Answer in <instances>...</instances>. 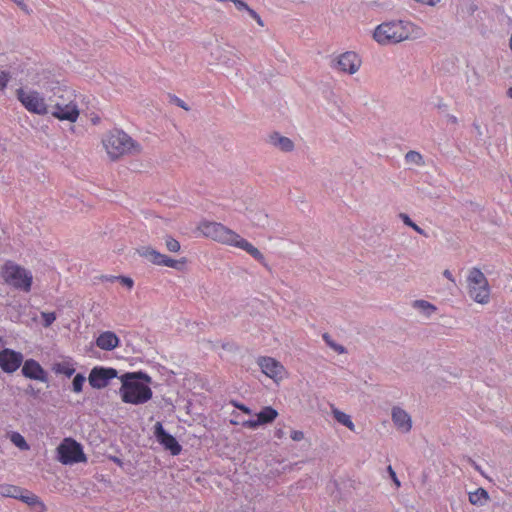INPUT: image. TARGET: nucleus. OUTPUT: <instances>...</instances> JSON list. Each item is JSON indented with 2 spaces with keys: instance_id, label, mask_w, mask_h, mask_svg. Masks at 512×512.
Here are the masks:
<instances>
[{
  "instance_id": "nucleus-1",
  "label": "nucleus",
  "mask_w": 512,
  "mask_h": 512,
  "mask_svg": "<svg viewBox=\"0 0 512 512\" xmlns=\"http://www.w3.org/2000/svg\"><path fill=\"white\" fill-rule=\"evenodd\" d=\"M198 229L206 237L245 250L256 260L264 259L263 254L256 247L221 223L203 221L199 224Z\"/></svg>"
},
{
  "instance_id": "nucleus-2",
  "label": "nucleus",
  "mask_w": 512,
  "mask_h": 512,
  "mask_svg": "<svg viewBox=\"0 0 512 512\" xmlns=\"http://www.w3.org/2000/svg\"><path fill=\"white\" fill-rule=\"evenodd\" d=\"M51 90L53 94L48 98V114L61 121L76 122L80 111L75 91L58 83Z\"/></svg>"
},
{
  "instance_id": "nucleus-3",
  "label": "nucleus",
  "mask_w": 512,
  "mask_h": 512,
  "mask_svg": "<svg viewBox=\"0 0 512 512\" xmlns=\"http://www.w3.org/2000/svg\"><path fill=\"white\" fill-rule=\"evenodd\" d=\"M122 386L119 390L121 399L124 403L139 405L146 403L152 398L151 388L141 383L143 380L146 383L151 382V377L144 372L125 373L120 377Z\"/></svg>"
},
{
  "instance_id": "nucleus-4",
  "label": "nucleus",
  "mask_w": 512,
  "mask_h": 512,
  "mask_svg": "<svg viewBox=\"0 0 512 512\" xmlns=\"http://www.w3.org/2000/svg\"><path fill=\"white\" fill-rule=\"evenodd\" d=\"M413 30L414 24L409 21H388L375 28L373 38L380 45L397 44L409 39Z\"/></svg>"
},
{
  "instance_id": "nucleus-5",
  "label": "nucleus",
  "mask_w": 512,
  "mask_h": 512,
  "mask_svg": "<svg viewBox=\"0 0 512 512\" xmlns=\"http://www.w3.org/2000/svg\"><path fill=\"white\" fill-rule=\"evenodd\" d=\"M103 145L113 160L124 154H138L141 151L140 144L122 130L111 131L103 140Z\"/></svg>"
},
{
  "instance_id": "nucleus-6",
  "label": "nucleus",
  "mask_w": 512,
  "mask_h": 512,
  "mask_svg": "<svg viewBox=\"0 0 512 512\" xmlns=\"http://www.w3.org/2000/svg\"><path fill=\"white\" fill-rule=\"evenodd\" d=\"M468 294L479 304H487L490 300V288L484 273L478 268H472L468 278Z\"/></svg>"
},
{
  "instance_id": "nucleus-7",
  "label": "nucleus",
  "mask_w": 512,
  "mask_h": 512,
  "mask_svg": "<svg viewBox=\"0 0 512 512\" xmlns=\"http://www.w3.org/2000/svg\"><path fill=\"white\" fill-rule=\"evenodd\" d=\"M16 97L30 113L37 115L48 114V102L45 101V98L38 91L18 88L16 90Z\"/></svg>"
},
{
  "instance_id": "nucleus-8",
  "label": "nucleus",
  "mask_w": 512,
  "mask_h": 512,
  "mask_svg": "<svg viewBox=\"0 0 512 512\" xmlns=\"http://www.w3.org/2000/svg\"><path fill=\"white\" fill-rule=\"evenodd\" d=\"M3 277L8 284L17 289H21L25 292H28L31 289L32 274L18 265H6Z\"/></svg>"
},
{
  "instance_id": "nucleus-9",
  "label": "nucleus",
  "mask_w": 512,
  "mask_h": 512,
  "mask_svg": "<svg viewBox=\"0 0 512 512\" xmlns=\"http://www.w3.org/2000/svg\"><path fill=\"white\" fill-rule=\"evenodd\" d=\"M58 460L64 464H74L86 461L82 446L71 438H66L57 448Z\"/></svg>"
},
{
  "instance_id": "nucleus-10",
  "label": "nucleus",
  "mask_w": 512,
  "mask_h": 512,
  "mask_svg": "<svg viewBox=\"0 0 512 512\" xmlns=\"http://www.w3.org/2000/svg\"><path fill=\"white\" fill-rule=\"evenodd\" d=\"M137 252L140 256L146 258L155 265L167 266L178 270L181 269L186 262L184 258L181 260L169 258L168 256L161 254L151 247H141L137 250Z\"/></svg>"
},
{
  "instance_id": "nucleus-11",
  "label": "nucleus",
  "mask_w": 512,
  "mask_h": 512,
  "mask_svg": "<svg viewBox=\"0 0 512 512\" xmlns=\"http://www.w3.org/2000/svg\"><path fill=\"white\" fill-rule=\"evenodd\" d=\"M116 377L118 372L114 368L94 367L88 376V381L91 387L102 389L108 385L109 380Z\"/></svg>"
},
{
  "instance_id": "nucleus-12",
  "label": "nucleus",
  "mask_w": 512,
  "mask_h": 512,
  "mask_svg": "<svg viewBox=\"0 0 512 512\" xmlns=\"http://www.w3.org/2000/svg\"><path fill=\"white\" fill-rule=\"evenodd\" d=\"M154 435L157 439V441L173 456H176L180 454L181 452V445L178 443L176 438L165 431L163 428V425L161 422H157L154 425Z\"/></svg>"
},
{
  "instance_id": "nucleus-13",
  "label": "nucleus",
  "mask_w": 512,
  "mask_h": 512,
  "mask_svg": "<svg viewBox=\"0 0 512 512\" xmlns=\"http://www.w3.org/2000/svg\"><path fill=\"white\" fill-rule=\"evenodd\" d=\"M361 65V60L355 52H345L336 58L335 67L340 71L355 74Z\"/></svg>"
},
{
  "instance_id": "nucleus-14",
  "label": "nucleus",
  "mask_w": 512,
  "mask_h": 512,
  "mask_svg": "<svg viewBox=\"0 0 512 512\" xmlns=\"http://www.w3.org/2000/svg\"><path fill=\"white\" fill-rule=\"evenodd\" d=\"M23 361V355L11 349H4L0 352V367L6 373L15 372Z\"/></svg>"
},
{
  "instance_id": "nucleus-15",
  "label": "nucleus",
  "mask_w": 512,
  "mask_h": 512,
  "mask_svg": "<svg viewBox=\"0 0 512 512\" xmlns=\"http://www.w3.org/2000/svg\"><path fill=\"white\" fill-rule=\"evenodd\" d=\"M258 365L266 376L274 379L275 381L282 378L284 367L274 358L260 357L258 359Z\"/></svg>"
},
{
  "instance_id": "nucleus-16",
  "label": "nucleus",
  "mask_w": 512,
  "mask_h": 512,
  "mask_svg": "<svg viewBox=\"0 0 512 512\" xmlns=\"http://www.w3.org/2000/svg\"><path fill=\"white\" fill-rule=\"evenodd\" d=\"M22 374L29 379L47 382L48 376L46 371L34 359H28L22 367Z\"/></svg>"
},
{
  "instance_id": "nucleus-17",
  "label": "nucleus",
  "mask_w": 512,
  "mask_h": 512,
  "mask_svg": "<svg viewBox=\"0 0 512 512\" xmlns=\"http://www.w3.org/2000/svg\"><path fill=\"white\" fill-rule=\"evenodd\" d=\"M392 421L397 429L403 433L409 432L412 428L411 416L400 407H393Z\"/></svg>"
},
{
  "instance_id": "nucleus-18",
  "label": "nucleus",
  "mask_w": 512,
  "mask_h": 512,
  "mask_svg": "<svg viewBox=\"0 0 512 512\" xmlns=\"http://www.w3.org/2000/svg\"><path fill=\"white\" fill-rule=\"evenodd\" d=\"M96 345L102 350L111 351L119 345V338L114 332L105 331L97 337Z\"/></svg>"
},
{
  "instance_id": "nucleus-19",
  "label": "nucleus",
  "mask_w": 512,
  "mask_h": 512,
  "mask_svg": "<svg viewBox=\"0 0 512 512\" xmlns=\"http://www.w3.org/2000/svg\"><path fill=\"white\" fill-rule=\"evenodd\" d=\"M269 142L284 152H290L294 149L293 141L290 138L282 136L277 132L269 136Z\"/></svg>"
},
{
  "instance_id": "nucleus-20",
  "label": "nucleus",
  "mask_w": 512,
  "mask_h": 512,
  "mask_svg": "<svg viewBox=\"0 0 512 512\" xmlns=\"http://www.w3.org/2000/svg\"><path fill=\"white\" fill-rule=\"evenodd\" d=\"M247 217L254 226L260 228H267L269 226L268 214L261 209L249 210Z\"/></svg>"
},
{
  "instance_id": "nucleus-21",
  "label": "nucleus",
  "mask_w": 512,
  "mask_h": 512,
  "mask_svg": "<svg viewBox=\"0 0 512 512\" xmlns=\"http://www.w3.org/2000/svg\"><path fill=\"white\" fill-rule=\"evenodd\" d=\"M18 499L26 503L30 507H35L37 512L46 511L45 504L40 500V498L37 495L31 492L22 490L21 497H19Z\"/></svg>"
},
{
  "instance_id": "nucleus-22",
  "label": "nucleus",
  "mask_w": 512,
  "mask_h": 512,
  "mask_svg": "<svg viewBox=\"0 0 512 512\" xmlns=\"http://www.w3.org/2000/svg\"><path fill=\"white\" fill-rule=\"evenodd\" d=\"M489 499V494L484 488H478L469 493V501L473 505L483 506Z\"/></svg>"
},
{
  "instance_id": "nucleus-23",
  "label": "nucleus",
  "mask_w": 512,
  "mask_h": 512,
  "mask_svg": "<svg viewBox=\"0 0 512 512\" xmlns=\"http://www.w3.org/2000/svg\"><path fill=\"white\" fill-rule=\"evenodd\" d=\"M277 416H278V412L270 406L264 407L257 414L258 422H260L261 425L273 422Z\"/></svg>"
},
{
  "instance_id": "nucleus-24",
  "label": "nucleus",
  "mask_w": 512,
  "mask_h": 512,
  "mask_svg": "<svg viewBox=\"0 0 512 512\" xmlns=\"http://www.w3.org/2000/svg\"><path fill=\"white\" fill-rule=\"evenodd\" d=\"M22 488L11 485V484H1L0 485V495L4 497H10L18 499L21 497Z\"/></svg>"
},
{
  "instance_id": "nucleus-25",
  "label": "nucleus",
  "mask_w": 512,
  "mask_h": 512,
  "mask_svg": "<svg viewBox=\"0 0 512 512\" xmlns=\"http://www.w3.org/2000/svg\"><path fill=\"white\" fill-rule=\"evenodd\" d=\"M332 414H333L334 418L339 423H341L342 425L346 426L349 430H351V431L355 430V425L352 422L351 417L348 414H346V413H344V412H342V411H340V410H338L336 408L332 409Z\"/></svg>"
},
{
  "instance_id": "nucleus-26",
  "label": "nucleus",
  "mask_w": 512,
  "mask_h": 512,
  "mask_svg": "<svg viewBox=\"0 0 512 512\" xmlns=\"http://www.w3.org/2000/svg\"><path fill=\"white\" fill-rule=\"evenodd\" d=\"M478 10V5L472 0H460L458 11L472 16Z\"/></svg>"
},
{
  "instance_id": "nucleus-27",
  "label": "nucleus",
  "mask_w": 512,
  "mask_h": 512,
  "mask_svg": "<svg viewBox=\"0 0 512 512\" xmlns=\"http://www.w3.org/2000/svg\"><path fill=\"white\" fill-rule=\"evenodd\" d=\"M11 442L21 450H28L29 445L25 438L18 432H13L10 436Z\"/></svg>"
},
{
  "instance_id": "nucleus-28",
  "label": "nucleus",
  "mask_w": 512,
  "mask_h": 512,
  "mask_svg": "<svg viewBox=\"0 0 512 512\" xmlns=\"http://www.w3.org/2000/svg\"><path fill=\"white\" fill-rule=\"evenodd\" d=\"M54 371L59 374H63L67 377H70L74 374L75 369L70 366L68 363H57L54 365Z\"/></svg>"
},
{
  "instance_id": "nucleus-29",
  "label": "nucleus",
  "mask_w": 512,
  "mask_h": 512,
  "mask_svg": "<svg viewBox=\"0 0 512 512\" xmlns=\"http://www.w3.org/2000/svg\"><path fill=\"white\" fill-rule=\"evenodd\" d=\"M405 160L408 163H413V164H416L418 166H421V165L424 164V160H423L422 155L419 152L413 151V150H411V151L406 153Z\"/></svg>"
},
{
  "instance_id": "nucleus-30",
  "label": "nucleus",
  "mask_w": 512,
  "mask_h": 512,
  "mask_svg": "<svg viewBox=\"0 0 512 512\" xmlns=\"http://www.w3.org/2000/svg\"><path fill=\"white\" fill-rule=\"evenodd\" d=\"M399 217L405 225L411 227L414 231H416L420 235L427 236L425 231L422 228H420L416 223H414L407 214L400 213Z\"/></svg>"
},
{
  "instance_id": "nucleus-31",
  "label": "nucleus",
  "mask_w": 512,
  "mask_h": 512,
  "mask_svg": "<svg viewBox=\"0 0 512 512\" xmlns=\"http://www.w3.org/2000/svg\"><path fill=\"white\" fill-rule=\"evenodd\" d=\"M165 246L170 252H178L180 250V243L171 236L165 237Z\"/></svg>"
},
{
  "instance_id": "nucleus-32",
  "label": "nucleus",
  "mask_w": 512,
  "mask_h": 512,
  "mask_svg": "<svg viewBox=\"0 0 512 512\" xmlns=\"http://www.w3.org/2000/svg\"><path fill=\"white\" fill-rule=\"evenodd\" d=\"M86 378L84 375L82 374H77L73 381H72V387H73V391L76 392V393H79L82 391V388H83V384L85 382Z\"/></svg>"
},
{
  "instance_id": "nucleus-33",
  "label": "nucleus",
  "mask_w": 512,
  "mask_h": 512,
  "mask_svg": "<svg viewBox=\"0 0 512 512\" xmlns=\"http://www.w3.org/2000/svg\"><path fill=\"white\" fill-rule=\"evenodd\" d=\"M415 306L421 308L427 315H430L436 310L434 305L425 300H417Z\"/></svg>"
},
{
  "instance_id": "nucleus-34",
  "label": "nucleus",
  "mask_w": 512,
  "mask_h": 512,
  "mask_svg": "<svg viewBox=\"0 0 512 512\" xmlns=\"http://www.w3.org/2000/svg\"><path fill=\"white\" fill-rule=\"evenodd\" d=\"M41 316L43 318L44 327H49L56 320V314L54 312H42Z\"/></svg>"
},
{
  "instance_id": "nucleus-35",
  "label": "nucleus",
  "mask_w": 512,
  "mask_h": 512,
  "mask_svg": "<svg viewBox=\"0 0 512 512\" xmlns=\"http://www.w3.org/2000/svg\"><path fill=\"white\" fill-rule=\"evenodd\" d=\"M10 78L11 76L9 72L0 71V90H4L7 87Z\"/></svg>"
},
{
  "instance_id": "nucleus-36",
  "label": "nucleus",
  "mask_w": 512,
  "mask_h": 512,
  "mask_svg": "<svg viewBox=\"0 0 512 512\" xmlns=\"http://www.w3.org/2000/svg\"><path fill=\"white\" fill-rule=\"evenodd\" d=\"M323 338L325 339L326 343L331 347L333 348L336 352L338 353H344L345 352V348L342 346V345H338L332 341L329 340V336L327 334H324Z\"/></svg>"
},
{
  "instance_id": "nucleus-37",
  "label": "nucleus",
  "mask_w": 512,
  "mask_h": 512,
  "mask_svg": "<svg viewBox=\"0 0 512 512\" xmlns=\"http://www.w3.org/2000/svg\"><path fill=\"white\" fill-rule=\"evenodd\" d=\"M118 281L126 286L128 289H132L133 285H134V281L132 278L130 277H126V276H118Z\"/></svg>"
},
{
  "instance_id": "nucleus-38",
  "label": "nucleus",
  "mask_w": 512,
  "mask_h": 512,
  "mask_svg": "<svg viewBox=\"0 0 512 512\" xmlns=\"http://www.w3.org/2000/svg\"><path fill=\"white\" fill-rule=\"evenodd\" d=\"M387 471H388V473H389V475H390V477H391L392 481H393V482H394V484L396 485V487H397V488H398V487H400L401 483H400L399 479L397 478V475H396V473H395L394 469L392 468V466H390V465H389V466L387 467Z\"/></svg>"
},
{
  "instance_id": "nucleus-39",
  "label": "nucleus",
  "mask_w": 512,
  "mask_h": 512,
  "mask_svg": "<svg viewBox=\"0 0 512 512\" xmlns=\"http://www.w3.org/2000/svg\"><path fill=\"white\" fill-rule=\"evenodd\" d=\"M259 425H261L260 422H258V418L256 420H247L243 422V426L251 429L257 428Z\"/></svg>"
},
{
  "instance_id": "nucleus-40",
  "label": "nucleus",
  "mask_w": 512,
  "mask_h": 512,
  "mask_svg": "<svg viewBox=\"0 0 512 512\" xmlns=\"http://www.w3.org/2000/svg\"><path fill=\"white\" fill-rule=\"evenodd\" d=\"M172 101L179 107L183 108L184 110L188 111L190 108L187 106V104L180 98L174 96L172 98Z\"/></svg>"
},
{
  "instance_id": "nucleus-41",
  "label": "nucleus",
  "mask_w": 512,
  "mask_h": 512,
  "mask_svg": "<svg viewBox=\"0 0 512 512\" xmlns=\"http://www.w3.org/2000/svg\"><path fill=\"white\" fill-rule=\"evenodd\" d=\"M291 438L294 441H301L304 438V433L298 430L292 431Z\"/></svg>"
},
{
  "instance_id": "nucleus-42",
  "label": "nucleus",
  "mask_w": 512,
  "mask_h": 512,
  "mask_svg": "<svg viewBox=\"0 0 512 512\" xmlns=\"http://www.w3.org/2000/svg\"><path fill=\"white\" fill-rule=\"evenodd\" d=\"M415 2L429 5V6H436L441 0H414Z\"/></svg>"
},
{
  "instance_id": "nucleus-43",
  "label": "nucleus",
  "mask_w": 512,
  "mask_h": 512,
  "mask_svg": "<svg viewBox=\"0 0 512 512\" xmlns=\"http://www.w3.org/2000/svg\"><path fill=\"white\" fill-rule=\"evenodd\" d=\"M100 279L102 281H106V282H115V281H118V276H113V275H102L100 277Z\"/></svg>"
},
{
  "instance_id": "nucleus-44",
  "label": "nucleus",
  "mask_w": 512,
  "mask_h": 512,
  "mask_svg": "<svg viewBox=\"0 0 512 512\" xmlns=\"http://www.w3.org/2000/svg\"><path fill=\"white\" fill-rule=\"evenodd\" d=\"M12 2H14L15 4H17V6L22 9L23 11H28L27 9V5L24 3V0H11Z\"/></svg>"
},
{
  "instance_id": "nucleus-45",
  "label": "nucleus",
  "mask_w": 512,
  "mask_h": 512,
  "mask_svg": "<svg viewBox=\"0 0 512 512\" xmlns=\"http://www.w3.org/2000/svg\"><path fill=\"white\" fill-rule=\"evenodd\" d=\"M235 407H237L238 409H240L241 411H243L246 414L251 413V410L248 407H246L245 405L235 404Z\"/></svg>"
},
{
  "instance_id": "nucleus-46",
  "label": "nucleus",
  "mask_w": 512,
  "mask_h": 512,
  "mask_svg": "<svg viewBox=\"0 0 512 512\" xmlns=\"http://www.w3.org/2000/svg\"><path fill=\"white\" fill-rule=\"evenodd\" d=\"M468 462L475 468V470H477L478 472H480L481 474H483L481 468L479 465H477V463L472 460L471 458H468Z\"/></svg>"
},
{
  "instance_id": "nucleus-47",
  "label": "nucleus",
  "mask_w": 512,
  "mask_h": 512,
  "mask_svg": "<svg viewBox=\"0 0 512 512\" xmlns=\"http://www.w3.org/2000/svg\"><path fill=\"white\" fill-rule=\"evenodd\" d=\"M247 12H248V14L251 16V18H253L254 20H255L256 18H258V16H259V14H258L255 10H253L252 8H250V7L248 8Z\"/></svg>"
},
{
  "instance_id": "nucleus-48",
  "label": "nucleus",
  "mask_w": 512,
  "mask_h": 512,
  "mask_svg": "<svg viewBox=\"0 0 512 512\" xmlns=\"http://www.w3.org/2000/svg\"><path fill=\"white\" fill-rule=\"evenodd\" d=\"M443 275H444L446 278H448L449 280H452V281H453L452 274H451V272H450L449 270H445V271L443 272Z\"/></svg>"
},
{
  "instance_id": "nucleus-49",
  "label": "nucleus",
  "mask_w": 512,
  "mask_h": 512,
  "mask_svg": "<svg viewBox=\"0 0 512 512\" xmlns=\"http://www.w3.org/2000/svg\"><path fill=\"white\" fill-rule=\"evenodd\" d=\"M276 437L282 438L284 436V432L282 429H278L275 433Z\"/></svg>"
},
{
  "instance_id": "nucleus-50",
  "label": "nucleus",
  "mask_w": 512,
  "mask_h": 512,
  "mask_svg": "<svg viewBox=\"0 0 512 512\" xmlns=\"http://www.w3.org/2000/svg\"><path fill=\"white\" fill-rule=\"evenodd\" d=\"M255 21H256V22L258 23V25H260L261 27H263V26H264V23H263V21H262V19H261L260 15L258 16V18H256V19H255Z\"/></svg>"
},
{
  "instance_id": "nucleus-51",
  "label": "nucleus",
  "mask_w": 512,
  "mask_h": 512,
  "mask_svg": "<svg viewBox=\"0 0 512 512\" xmlns=\"http://www.w3.org/2000/svg\"><path fill=\"white\" fill-rule=\"evenodd\" d=\"M507 95L512 98V87L508 89Z\"/></svg>"
},
{
  "instance_id": "nucleus-52",
  "label": "nucleus",
  "mask_w": 512,
  "mask_h": 512,
  "mask_svg": "<svg viewBox=\"0 0 512 512\" xmlns=\"http://www.w3.org/2000/svg\"><path fill=\"white\" fill-rule=\"evenodd\" d=\"M99 119H93V123L96 124Z\"/></svg>"
},
{
  "instance_id": "nucleus-53",
  "label": "nucleus",
  "mask_w": 512,
  "mask_h": 512,
  "mask_svg": "<svg viewBox=\"0 0 512 512\" xmlns=\"http://www.w3.org/2000/svg\"><path fill=\"white\" fill-rule=\"evenodd\" d=\"M30 392L34 393L32 386H29Z\"/></svg>"
}]
</instances>
